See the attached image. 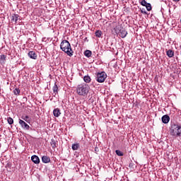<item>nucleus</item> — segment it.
Returning a JSON list of instances; mask_svg holds the SVG:
<instances>
[{"label": "nucleus", "mask_w": 181, "mask_h": 181, "mask_svg": "<svg viewBox=\"0 0 181 181\" xmlns=\"http://www.w3.org/2000/svg\"><path fill=\"white\" fill-rule=\"evenodd\" d=\"M166 54L168 57L172 58L173 56H175V52L172 49H168L166 51Z\"/></svg>", "instance_id": "10"}, {"label": "nucleus", "mask_w": 181, "mask_h": 181, "mask_svg": "<svg viewBox=\"0 0 181 181\" xmlns=\"http://www.w3.org/2000/svg\"><path fill=\"white\" fill-rule=\"evenodd\" d=\"M147 4H148V2H146V0H142L141 1V5H142V6H145Z\"/></svg>", "instance_id": "23"}, {"label": "nucleus", "mask_w": 181, "mask_h": 181, "mask_svg": "<svg viewBox=\"0 0 181 181\" xmlns=\"http://www.w3.org/2000/svg\"><path fill=\"white\" fill-rule=\"evenodd\" d=\"M28 56L30 59H33L34 60H36V59H37V55L33 51L29 52Z\"/></svg>", "instance_id": "8"}, {"label": "nucleus", "mask_w": 181, "mask_h": 181, "mask_svg": "<svg viewBox=\"0 0 181 181\" xmlns=\"http://www.w3.org/2000/svg\"><path fill=\"white\" fill-rule=\"evenodd\" d=\"M174 2H179L180 0H173Z\"/></svg>", "instance_id": "28"}, {"label": "nucleus", "mask_w": 181, "mask_h": 181, "mask_svg": "<svg viewBox=\"0 0 181 181\" xmlns=\"http://www.w3.org/2000/svg\"><path fill=\"white\" fill-rule=\"evenodd\" d=\"M107 78V74L105 71L98 73L96 76V81L98 83H104Z\"/></svg>", "instance_id": "3"}, {"label": "nucleus", "mask_w": 181, "mask_h": 181, "mask_svg": "<svg viewBox=\"0 0 181 181\" xmlns=\"http://www.w3.org/2000/svg\"><path fill=\"white\" fill-rule=\"evenodd\" d=\"M7 121H8L9 125H12V124H13V119H12L11 117H8L7 119Z\"/></svg>", "instance_id": "22"}, {"label": "nucleus", "mask_w": 181, "mask_h": 181, "mask_svg": "<svg viewBox=\"0 0 181 181\" xmlns=\"http://www.w3.org/2000/svg\"><path fill=\"white\" fill-rule=\"evenodd\" d=\"M62 112H60V109L56 108L53 110V115L54 117H60Z\"/></svg>", "instance_id": "9"}, {"label": "nucleus", "mask_w": 181, "mask_h": 181, "mask_svg": "<svg viewBox=\"0 0 181 181\" xmlns=\"http://www.w3.org/2000/svg\"><path fill=\"white\" fill-rule=\"evenodd\" d=\"M122 1H126V0H122Z\"/></svg>", "instance_id": "30"}, {"label": "nucleus", "mask_w": 181, "mask_h": 181, "mask_svg": "<svg viewBox=\"0 0 181 181\" xmlns=\"http://www.w3.org/2000/svg\"><path fill=\"white\" fill-rule=\"evenodd\" d=\"M22 119L25 121L26 122H30V119H29L28 116H25L22 117Z\"/></svg>", "instance_id": "20"}, {"label": "nucleus", "mask_w": 181, "mask_h": 181, "mask_svg": "<svg viewBox=\"0 0 181 181\" xmlns=\"http://www.w3.org/2000/svg\"><path fill=\"white\" fill-rule=\"evenodd\" d=\"M115 153L117 155V156H124V153L119 150H116Z\"/></svg>", "instance_id": "16"}, {"label": "nucleus", "mask_w": 181, "mask_h": 181, "mask_svg": "<svg viewBox=\"0 0 181 181\" xmlns=\"http://www.w3.org/2000/svg\"><path fill=\"white\" fill-rule=\"evenodd\" d=\"M119 36H121L122 38L126 37L127 35H128V33L127 32V30H125V29L124 28H121L119 30Z\"/></svg>", "instance_id": "6"}, {"label": "nucleus", "mask_w": 181, "mask_h": 181, "mask_svg": "<svg viewBox=\"0 0 181 181\" xmlns=\"http://www.w3.org/2000/svg\"><path fill=\"white\" fill-rule=\"evenodd\" d=\"M161 121L163 124H168L169 121H170V117L168 115H163Z\"/></svg>", "instance_id": "4"}, {"label": "nucleus", "mask_w": 181, "mask_h": 181, "mask_svg": "<svg viewBox=\"0 0 181 181\" xmlns=\"http://www.w3.org/2000/svg\"><path fill=\"white\" fill-rule=\"evenodd\" d=\"M90 91V86L87 83H82L77 86L76 93L78 95H81L82 97H86Z\"/></svg>", "instance_id": "1"}, {"label": "nucleus", "mask_w": 181, "mask_h": 181, "mask_svg": "<svg viewBox=\"0 0 181 181\" xmlns=\"http://www.w3.org/2000/svg\"><path fill=\"white\" fill-rule=\"evenodd\" d=\"M19 124L24 129H29V126L26 122H25V121L19 119Z\"/></svg>", "instance_id": "5"}, {"label": "nucleus", "mask_w": 181, "mask_h": 181, "mask_svg": "<svg viewBox=\"0 0 181 181\" xmlns=\"http://www.w3.org/2000/svg\"><path fill=\"white\" fill-rule=\"evenodd\" d=\"M95 35L96 37H101V35H103V33H101V31H100V30H97L95 33Z\"/></svg>", "instance_id": "18"}, {"label": "nucleus", "mask_w": 181, "mask_h": 181, "mask_svg": "<svg viewBox=\"0 0 181 181\" xmlns=\"http://www.w3.org/2000/svg\"><path fill=\"white\" fill-rule=\"evenodd\" d=\"M83 81H85V83H90V81H91V78L88 76H85L83 77Z\"/></svg>", "instance_id": "14"}, {"label": "nucleus", "mask_w": 181, "mask_h": 181, "mask_svg": "<svg viewBox=\"0 0 181 181\" xmlns=\"http://www.w3.org/2000/svg\"><path fill=\"white\" fill-rule=\"evenodd\" d=\"M52 168H53V165H52Z\"/></svg>", "instance_id": "29"}, {"label": "nucleus", "mask_w": 181, "mask_h": 181, "mask_svg": "<svg viewBox=\"0 0 181 181\" xmlns=\"http://www.w3.org/2000/svg\"><path fill=\"white\" fill-rule=\"evenodd\" d=\"M78 148H80V145L78 144L72 145L73 151H77V149H78Z\"/></svg>", "instance_id": "15"}, {"label": "nucleus", "mask_w": 181, "mask_h": 181, "mask_svg": "<svg viewBox=\"0 0 181 181\" xmlns=\"http://www.w3.org/2000/svg\"><path fill=\"white\" fill-rule=\"evenodd\" d=\"M141 13H144L145 15H147L148 13H146V11H145L144 8L141 10Z\"/></svg>", "instance_id": "26"}, {"label": "nucleus", "mask_w": 181, "mask_h": 181, "mask_svg": "<svg viewBox=\"0 0 181 181\" xmlns=\"http://www.w3.org/2000/svg\"><path fill=\"white\" fill-rule=\"evenodd\" d=\"M6 60V56L5 54H2V55L0 56L1 63H5Z\"/></svg>", "instance_id": "13"}, {"label": "nucleus", "mask_w": 181, "mask_h": 181, "mask_svg": "<svg viewBox=\"0 0 181 181\" xmlns=\"http://www.w3.org/2000/svg\"><path fill=\"white\" fill-rule=\"evenodd\" d=\"M50 144H51L52 148L54 149V148H56V141H54V139H52Z\"/></svg>", "instance_id": "19"}, {"label": "nucleus", "mask_w": 181, "mask_h": 181, "mask_svg": "<svg viewBox=\"0 0 181 181\" xmlns=\"http://www.w3.org/2000/svg\"><path fill=\"white\" fill-rule=\"evenodd\" d=\"M91 54H93V52H91L90 50H86L84 52V56H86V57H91Z\"/></svg>", "instance_id": "12"}, {"label": "nucleus", "mask_w": 181, "mask_h": 181, "mask_svg": "<svg viewBox=\"0 0 181 181\" xmlns=\"http://www.w3.org/2000/svg\"><path fill=\"white\" fill-rule=\"evenodd\" d=\"M42 160L43 163H46V156H42Z\"/></svg>", "instance_id": "25"}, {"label": "nucleus", "mask_w": 181, "mask_h": 181, "mask_svg": "<svg viewBox=\"0 0 181 181\" xmlns=\"http://www.w3.org/2000/svg\"><path fill=\"white\" fill-rule=\"evenodd\" d=\"M60 49L70 57L73 56V49H71V45L69 41L63 40L60 44Z\"/></svg>", "instance_id": "2"}, {"label": "nucleus", "mask_w": 181, "mask_h": 181, "mask_svg": "<svg viewBox=\"0 0 181 181\" xmlns=\"http://www.w3.org/2000/svg\"><path fill=\"white\" fill-rule=\"evenodd\" d=\"M57 90H58L57 86L54 85V87H53L54 93H57Z\"/></svg>", "instance_id": "24"}, {"label": "nucleus", "mask_w": 181, "mask_h": 181, "mask_svg": "<svg viewBox=\"0 0 181 181\" xmlns=\"http://www.w3.org/2000/svg\"><path fill=\"white\" fill-rule=\"evenodd\" d=\"M19 20V16L18 14H14L12 16L11 21L17 23L18 21Z\"/></svg>", "instance_id": "11"}, {"label": "nucleus", "mask_w": 181, "mask_h": 181, "mask_svg": "<svg viewBox=\"0 0 181 181\" xmlns=\"http://www.w3.org/2000/svg\"><path fill=\"white\" fill-rule=\"evenodd\" d=\"M50 162V158L47 157L46 158V163H49Z\"/></svg>", "instance_id": "27"}, {"label": "nucleus", "mask_w": 181, "mask_h": 181, "mask_svg": "<svg viewBox=\"0 0 181 181\" xmlns=\"http://www.w3.org/2000/svg\"><path fill=\"white\" fill-rule=\"evenodd\" d=\"M145 6L148 12L152 11V6L151 4L148 3Z\"/></svg>", "instance_id": "17"}, {"label": "nucleus", "mask_w": 181, "mask_h": 181, "mask_svg": "<svg viewBox=\"0 0 181 181\" xmlns=\"http://www.w3.org/2000/svg\"><path fill=\"white\" fill-rule=\"evenodd\" d=\"M20 93H21V90H19V88H16L13 90V93L15 94V95H18Z\"/></svg>", "instance_id": "21"}, {"label": "nucleus", "mask_w": 181, "mask_h": 181, "mask_svg": "<svg viewBox=\"0 0 181 181\" xmlns=\"http://www.w3.org/2000/svg\"><path fill=\"white\" fill-rule=\"evenodd\" d=\"M31 160L36 165L40 162V159H39V157L36 155H34L31 157Z\"/></svg>", "instance_id": "7"}]
</instances>
